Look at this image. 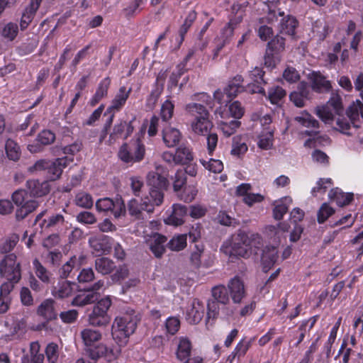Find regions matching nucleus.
Returning <instances> with one entry per match:
<instances>
[{"label": "nucleus", "mask_w": 363, "mask_h": 363, "mask_svg": "<svg viewBox=\"0 0 363 363\" xmlns=\"http://www.w3.org/2000/svg\"><path fill=\"white\" fill-rule=\"evenodd\" d=\"M261 245L262 238L259 234L240 230L233 236L230 255L247 258L252 254L257 255Z\"/></svg>", "instance_id": "nucleus-1"}, {"label": "nucleus", "mask_w": 363, "mask_h": 363, "mask_svg": "<svg viewBox=\"0 0 363 363\" xmlns=\"http://www.w3.org/2000/svg\"><path fill=\"white\" fill-rule=\"evenodd\" d=\"M147 184L150 186L149 196L143 199L142 208L143 211L152 213L155 206L162 204L164 199L163 191L167 189L169 182L164 177L152 172L147 175Z\"/></svg>", "instance_id": "nucleus-2"}, {"label": "nucleus", "mask_w": 363, "mask_h": 363, "mask_svg": "<svg viewBox=\"0 0 363 363\" xmlns=\"http://www.w3.org/2000/svg\"><path fill=\"white\" fill-rule=\"evenodd\" d=\"M135 313L133 310L127 311L123 315L115 319L112 327L113 337L126 338L135 332L140 320Z\"/></svg>", "instance_id": "nucleus-3"}, {"label": "nucleus", "mask_w": 363, "mask_h": 363, "mask_svg": "<svg viewBox=\"0 0 363 363\" xmlns=\"http://www.w3.org/2000/svg\"><path fill=\"white\" fill-rule=\"evenodd\" d=\"M186 111L196 117V121L192 123L194 132L199 135H207L213 125L208 119V111L205 106L199 104H189L186 107Z\"/></svg>", "instance_id": "nucleus-4"}, {"label": "nucleus", "mask_w": 363, "mask_h": 363, "mask_svg": "<svg viewBox=\"0 0 363 363\" xmlns=\"http://www.w3.org/2000/svg\"><path fill=\"white\" fill-rule=\"evenodd\" d=\"M0 274L9 281L18 282L21 277V264L14 254L4 257L0 262Z\"/></svg>", "instance_id": "nucleus-5"}, {"label": "nucleus", "mask_w": 363, "mask_h": 363, "mask_svg": "<svg viewBox=\"0 0 363 363\" xmlns=\"http://www.w3.org/2000/svg\"><path fill=\"white\" fill-rule=\"evenodd\" d=\"M111 305L109 297L101 299L94 307L92 313L89 316V324L93 326L102 327L109 324L111 318L107 311Z\"/></svg>", "instance_id": "nucleus-6"}, {"label": "nucleus", "mask_w": 363, "mask_h": 363, "mask_svg": "<svg viewBox=\"0 0 363 363\" xmlns=\"http://www.w3.org/2000/svg\"><path fill=\"white\" fill-rule=\"evenodd\" d=\"M325 106H328L329 108H333L335 113L337 115L336 124L337 130L341 133L346 135H351V127L348 120L343 116V106L342 104V99L340 95L333 93L330 100Z\"/></svg>", "instance_id": "nucleus-7"}, {"label": "nucleus", "mask_w": 363, "mask_h": 363, "mask_svg": "<svg viewBox=\"0 0 363 363\" xmlns=\"http://www.w3.org/2000/svg\"><path fill=\"white\" fill-rule=\"evenodd\" d=\"M133 148L128 149L127 144H123L118 152V156L125 162H135L143 160L145 155V146L140 139H137L132 145Z\"/></svg>", "instance_id": "nucleus-8"}, {"label": "nucleus", "mask_w": 363, "mask_h": 363, "mask_svg": "<svg viewBox=\"0 0 363 363\" xmlns=\"http://www.w3.org/2000/svg\"><path fill=\"white\" fill-rule=\"evenodd\" d=\"M55 301L53 299L48 298L43 301L37 308V313L46 320L45 322L40 324L37 330H48V323L50 320L57 319V313L55 308Z\"/></svg>", "instance_id": "nucleus-9"}, {"label": "nucleus", "mask_w": 363, "mask_h": 363, "mask_svg": "<svg viewBox=\"0 0 363 363\" xmlns=\"http://www.w3.org/2000/svg\"><path fill=\"white\" fill-rule=\"evenodd\" d=\"M166 242L167 238L159 233H153L146 239L150 250L157 258L161 257L164 253Z\"/></svg>", "instance_id": "nucleus-10"}, {"label": "nucleus", "mask_w": 363, "mask_h": 363, "mask_svg": "<svg viewBox=\"0 0 363 363\" xmlns=\"http://www.w3.org/2000/svg\"><path fill=\"white\" fill-rule=\"evenodd\" d=\"M72 161L73 159L68 157L57 158L52 162L50 161L47 170L50 179L55 181L59 179L63 169Z\"/></svg>", "instance_id": "nucleus-11"}, {"label": "nucleus", "mask_w": 363, "mask_h": 363, "mask_svg": "<svg viewBox=\"0 0 363 363\" xmlns=\"http://www.w3.org/2000/svg\"><path fill=\"white\" fill-rule=\"evenodd\" d=\"M308 78L311 82V89L315 92H328L332 89L330 82L319 72H313L308 74Z\"/></svg>", "instance_id": "nucleus-12"}, {"label": "nucleus", "mask_w": 363, "mask_h": 363, "mask_svg": "<svg viewBox=\"0 0 363 363\" xmlns=\"http://www.w3.org/2000/svg\"><path fill=\"white\" fill-rule=\"evenodd\" d=\"M30 196L41 197L47 195L50 191V186L48 181L40 182L38 179H30L26 182Z\"/></svg>", "instance_id": "nucleus-13"}, {"label": "nucleus", "mask_w": 363, "mask_h": 363, "mask_svg": "<svg viewBox=\"0 0 363 363\" xmlns=\"http://www.w3.org/2000/svg\"><path fill=\"white\" fill-rule=\"evenodd\" d=\"M346 118L351 127V129H357L359 125L356 123L357 121L359 120V116L363 117V104L359 100L353 102L346 110Z\"/></svg>", "instance_id": "nucleus-14"}, {"label": "nucleus", "mask_w": 363, "mask_h": 363, "mask_svg": "<svg viewBox=\"0 0 363 363\" xmlns=\"http://www.w3.org/2000/svg\"><path fill=\"white\" fill-rule=\"evenodd\" d=\"M228 286L233 302L235 303H240L245 295L243 281L238 277H235L230 281Z\"/></svg>", "instance_id": "nucleus-15"}, {"label": "nucleus", "mask_w": 363, "mask_h": 363, "mask_svg": "<svg viewBox=\"0 0 363 363\" xmlns=\"http://www.w3.org/2000/svg\"><path fill=\"white\" fill-rule=\"evenodd\" d=\"M172 208L171 215L165 220L166 223L175 226L182 225L188 213L187 207L182 204H174Z\"/></svg>", "instance_id": "nucleus-16"}, {"label": "nucleus", "mask_w": 363, "mask_h": 363, "mask_svg": "<svg viewBox=\"0 0 363 363\" xmlns=\"http://www.w3.org/2000/svg\"><path fill=\"white\" fill-rule=\"evenodd\" d=\"M203 314L204 306L202 302L197 298L194 299L191 308L187 312L189 321L192 324H197L202 320Z\"/></svg>", "instance_id": "nucleus-17"}, {"label": "nucleus", "mask_w": 363, "mask_h": 363, "mask_svg": "<svg viewBox=\"0 0 363 363\" xmlns=\"http://www.w3.org/2000/svg\"><path fill=\"white\" fill-rule=\"evenodd\" d=\"M278 258V250L274 247H266L262 250L261 261L263 268L267 272L274 264Z\"/></svg>", "instance_id": "nucleus-18"}, {"label": "nucleus", "mask_w": 363, "mask_h": 363, "mask_svg": "<svg viewBox=\"0 0 363 363\" xmlns=\"http://www.w3.org/2000/svg\"><path fill=\"white\" fill-rule=\"evenodd\" d=\"M162 139L167 147H173L179 143L181 133L177 128L167 127L162 131Z\"/></svg>", "instance_id": "nucleus-19"}, {"label": "nucleus", "mask_w": 363, "mask_h": 363, "mask_svg": "<svg viewBox=\"0 0 363 363\" xmlns=\"http://www.w3.org/2000/svg\"><path fill=\"white\" fill-rule=\"evenodd\" d=\"M298 25V23L294 17L287 16L284 18L280 23L279 33L294 37L296 34L295 30Z\"/></svg>", "instance_id": "nucleus-20"}, {"label": "nucleus", "mask_w": 363, "mask_h": 363, "mask_svg": "<svg viewBox=\"0 0 363 363\" xmlns=\"http://www.w3.org/2000/svg\"><path fill=\"white\" fill-rule=\"evenodd\" d=\"M40 345L38 342H33L30 345V359L28 356L22 358V363H43L44 354L40 353Z\"/></svg>", "instance_id": "nucleus-21"}, {"label": "nucleus", "mask_w": 363, "mask_h": 363, "mask_svg": "<svg viewBox=\"0 0 363 363\" xmlns=\"http://www.w3.org/2000/svg\"><path fill=\"white\" fill-rule=\"evenodd\" d=\"M130 91V89L126 91V88L125 86L121 87L119 92L116 94V97L112 101L111 106L107 108L104 116H106L107 112L118 111L128 98Z\"/></svg>", "instance_id": "nucleus-22"}, {"label": "nucleus", "mask_w": 363, "mask_h": 363, "mask_svg": "<svg viewBox=\"0 0 363 363\" xmlns=\"http://www.w3.org/2000/svg\"><path fill=\"white\" fill-rule=\"evenodd\" d=\"M116 267L114 262L108 257H102L95 260L96 270L104 275L110 274Z\"/></svg>", "instance_id": "nucleus-23"}, {"label": "nucleus", "mask_w": 363, "mask_h": 363, "mask_svg": "<svg viewBox=\"0 0 363 363\" xmlns=\"http://www.w3.org/2000/svg\"><path fill=\"white\" fill-rule=\"evenodd\" d=\"M72 283L68 281L60 282L57 286L52 288V294L58 298L69 297L72 294Z\"/></svg>", "instance_id": "nucleus-24"}, {"label": "nucleus", "mask_w": 363, "mask_h": 363, "mask_svg": "<svg viewBox=\"0 0 363 363\" xmlns=\"http://www.w3.org/2000/svg\"><path fill=\"white\" fill-rule=\"evenodd\" d=\"M81 337L84 345L89 348L101 340V334L99 330L86 328L81 332Z\"/></svg>", "instance_id": "nucleus-25"}, {"label": "nucleus", "mask_w": 363, "mask_h": 363, "mask_svg": "<svg viewBox=\"0 0 363 363\" xmlns=\"http://www.w3.org/2000/svg\"><path fill=\"white\" fill-rule=\"evenodd\" d=\"M191 343L189 339L186 337L181 338L176 353L177 359L184 361L191 357Z\"/></svg>", "instance_id": "nucleus-26"}, {"label": "nucleus", "mask_w": 363, "mask_h": 363, "mask_svg": "<svg viewBox=\"0 0 363 363\" xmlns=\"http://www.w3.org/2000/svg\"><path fill=\"white\" fill-rule=\"evenodd\" d=\"M110 83L111 79L109 77H106L101 82L94 96L91 100L90 104L92 106H95L102 98L106 96Z\"/></svg>", "instance_id": "nucleus-27"}, {"label": "nucleus", "mask_w": 363, "mask_h": 363, "mask_svg": "<svg viewBox=\"0 0 363 363\" xmlns=\"http://www.w3.org/2000/svg\"><path fill=\"white\" fill-rule=\"evenodd\" d=\"M99 298V295L96 292L79 294L73 299L72 304L78 306H84L94 303Z\"/></svg>", "instance_id": "nucleus-28"}, {"label": "nucleus", "mask_w": 363, "mask_h": 363, "mask_svg": "<svg viewBox=\"0 0 363 363\" xmlns=\"http://www.w3.org/2000/svg\"><path fill=\"white\" fill-rule=\"evenodd\" d=\"M213 301L220 302L222 304H227L229 302L228 291L223 285L214 286L211 290Z\"/></svg>", "instance_id": "nucleus-29"}, {"label": "nucleus", "mask_w": 363, "mask_h": 363, "mask_svg": "<svg viewBox=\"0 0 363 363\" xmlns=\"http://www.w3.org/2000/svg\"><path fill=\"white\" fill-rule=\"evenodd\" d=\"M176 164H186L194 159L190 150L184 146H180L176 150Z\"/></svg>", "instance_id": "nucleus-30"}, {"label": "nucleus", "mask_w": 363, "mask_h": 363, "mask_svg": "<svg viewBox=\"0 0 363 363\" xmlns=\"http://www.w3.org/2000/svg\"><path fill=\"white\" fill-rule=\"evenodd\" d=\"M5 150L8 158L13 161H17L21 156L19 145L13 140L8 139L5 144Z\"/></svg>", "instance_id": "nucleus-31"}, {"label": "nucleus", "mask_w": 363, "mask_h": 363, "mask_svg": "<svg viewBox=\"0 0 363 363\" xmlns=\"http://www.w3.org/2000/svg\"><path fill=\"white\" fill-rule=\"evenodd\" d=\"M19 240L18 235L13 233L5 238L0 244V252L2 254L11 252Z\"/></svg>", "instance_id": "nucleus-32"}, {"label": "nucleus", "mask_w": 363, "mask_h": 363, "mask_svg": "<svg viewBox=\"0 0 363 363\" xmlns=\"http://www.w3.org/2000/svg\"><path fill=\"white\" fill-rule=\"evenodd\" d=\"M74 203L79 207L90 209L93 206L94 201L89 194L79 192L75 196Z\"/></svg>", "instance_id": "nucleus-33"}, {"label": "nucleus", "mask_w": 363, "mask_h": 363, "mask_svg": "<svg viewBox=\"0 0 363 363\" xmlns=\"http://www.w3.org/2000/svg\"><path fill=\"white\" fill-rule=\"evenodd\" d=\"M167 247L172 251H180L186 246V235L173 237L167 243Z\"/></svg>", "instance_id": "nucleus-34"}, {"label": "nucleus", "mask_w": 363, "mask_h": 363, "mask_svg": "<svg viewBox=\"0 0 363 363\" xmlns=\"http://www.w3.org/2000/svg\"><path fill=\"white\" fill-rule=\"evenodd\" d=\"M267 49L274 52L275 54L283 52L285 49V39L279 34L277 35L267 43Z\"/></svg>", "instance_id": "nucleus-35"}, {"label": "nucleus", "mask_w": 363, "mask_h": 363, "mask_svg": "<svg viewBox=\"0 0 363 363\" xmlns=\"http://www.w3.org/2000/svg\"><path fill=\"white\" fill-rule=\"evenodd\" d=\"M247 151V146L246 143L242 141V138L239 136L234 137L233 139L231 154L239 157Z\"/></svg>", "instance_id": "nucleus-36"}, {"label": "nucleus", "mask_w": 363, "mask_h": 363, "mask_svg": "<svg viewBox=\"0 0 363 363\" xmlns=\"http://www.w3.org/2000/svg\"><path fill=\"white\" fill-rule=\"evenodd\" d=\"M316 115L325 123H331L334 120V116L328 106H318L315 108Z\"/></svg>", "instance_id": "nucleus-37"}, {"label": "nucleus", "mask_w": 363, "mask_h": 363, "mask_svg": "<svg viewBox=\"0 0 363 363\" xmlns=\"http://www.w3.org/2000/svg\"><path fill=\"white\" fill-rule=\"evenodd\" d=\"M33 267L36 276L43 282H50L49 272L38 259L33 260Z\"/></svg>", "instance_id": "nucleus-38"}, {"label": "nucleus", "mask_w": 363, "mask_h": 363, "mask_svg": "<svg viewBox=\"0 0 363 363\" xmlns=\"http://www.w3.org/2000/svg\"><path fill=\"white\" fill-rule=\"evenodd\" d=\"M47 360L50 363H56L59 358V347L55 342L49 343L45 350Z\"/></svg>", "instance_id": "nucleus-39"}, {"label": "nucleus", "mask_w": 363, "mask_h": 363, "mask_svg": "<svg viewBox=\"0 0 363 363\" xmlns=\"http://www.w3.org/2000/svg\"><path fill=\"white\" fill-rule=\"evenodd\" d=\"M334 213L333 208L330 207L327 203H323L317 213L318 222L319 223H324Z\"/></svg>", "instance_id": "nucleus-40"}, {"label": "nucleus", "mask_w": 363, "mask_h": 363, "mask_svg": "<svg viewBox=\"0 0 363 363\" xmlns=\"http://www.w3.org/2000/svg\"><path fill=\"white\" fill-rule=\"evenodd\" d=\"M251 343L252 340L248 342H245L244 340H241L235 347V352H233L232 354L228 357L227 361H230V363H231L233 359H234L236 355L238 357L244 356L250 348Z\"/></svg>", "instance_id": "nucleus-41"}, {"label": "nucleus", "mask_w": 363, "mask_h": 363, "mask_svg": "<svg viewBox=\"0 0 363 363\" xmlns=\"http://www.w3.org/2000/svg\"><path fill=\"white\" fill-rule=\"evenodd\" d=\"M86 352L91 359L96 360L106 354L107 348L104 345L100 344L96 347H89L86 349Z\"/></svg>", "instance_id": "nucleus-42"}, {"label": "nucleus", "mask_w": 363, "mask_h": 363, "mask_svg": "<svg viewBox=\"0 0 363 363\" xmlns=\"http://www.w3.org/2000/svg\"><path fill=\"white\" fill-rule=\"evenodd\" d=\"M220 125L223 134L229 137L240 127V122L238 120H233L230 122H221Z\"/></svg>", "instance_id": "nucleus-43"}, {"label": "nucleus", "mask_w": 363, "mask_h": 363, "mask_svg": "<svg viewBox=\"0 0 363 363\" xmlns=\"http://www.w3.org/2000/svg\"><path fill=\"white\" fill-rule=\"evenodd\" d=\"M18 26L13 23L6 24L1 31V35L9 40H13L18 34Z\"/></svg>", "instance_id": "nucleus-44"}, {"label": "nucleus", "mask_w": 363, "mask_h": 363, "mask_svg": "<svg viewBox=\"0 0 363 363\" xmlns=\"http://www.w3.org/2000/svg\"><path fill=\"white\" fill-rule=\"evenodd\" d=\"M285 96V90L279 86L271 89L268 93V98L273 104H277Z\"/></svg>", "instance_id": "nucleus-45"}, {"label": "nucleus", "mask_w": 363, "mask_h": 363, "mask_svg": "<svg viewBox=\"0 0 363 363\" xmlns=\"http://www.w3.org/2000/svg\"><path fill=\"white\" fill-rule=\"evenodd\" d=\"M113 203L114 201L108 197L100 199L96 202V208L99 212L111 211L114 208Z\"/></svg>", "instance_id": "nucleus-46"}, {"label": "nucleus", "mask_w": 363, "mask_h": 363, "mask_svg": "<svg viewBox=\"0 0 363 363\" xmlns=\"http://www.w3.org/2000/svg\"><path fill=\"white\" fill-rule=\"evenodd\" d=\"M196 18V13L194 11H191L189 13L184 23L181 26L179 29V35L182 40L184 39V35L187 33L189 28L191 26L193 22Z\"/></svg>", "instance_id": "nucleus-47"}, {"label": "nucleus", "mask_w": 363, "mask_h": 363, "mask_svg": "<svg viewBox=\"0 0 363 363\" xmlns=\"http://www.w3.org/2000/svg\"><path fill=\"white\" fill-rule=\"evenodd\" d=\"M201 162L206 169L214 173H220L223 169L222 162L218 160L211 159L208 162L201 160Z\"/></svg>", "instance_id": "nucleus-48"}, {"label": "nucleus", "mask_w": 363, "mask_h": 363, "mask_svg": "<svg viewBox=\"0 0 363 363\" xmlns=\"http://www.w3.org/2000/svg\"><path fill=\"white\" fill-rule=\"evenodd\" d=\"M240 17H238L234 20H230L228 26L223 28L222 38H223V40H226V43H228L230 38L233 36L235 27L239 22H240Z\"/></svg>", "instance_id": "nucleus-49"}, {"label": "nucleus", "mask_w": 363, "mask_h": 363, "mask_svg": "<svg viewBox=\"0 0 363 363\" xmlns=\"http://www.w3.org/2000/svg\"><path fill=\"white\" fill-rule=\"evenodd\" d=\"M218 221L220 225L225 226H236L239 222L234 218L230 216L226 212L220 211L217 217Z\"/></svg>", "instance_id": "nucleus-50"}, {"label": "nucleus", "mask_w": 363, "mask_h": 363, "mask_svg": "<svg viewBox=\"0 0 363 363\" xmlns=\"http://www.w3.org/2000/svg\"><path fill=\"white\" fill-rule=\"evenodd\" d=\"M273 132L268 131L265 135L259 136L258 142V146L261 149L269 150L272 147L273 145Z\"/></svg>", "instance_id": "nucleus-51"}, {"label": "nucleus", "mask_w": 363, "mask_h": 363, "mask_svg": "<svg viewBox=\"0 0 363 363\" xmlns=\"http://www.w3.org/2000/svg\"><path fill=\"white\" fill-rule=\"evenodd\" d=\"M174 105L169 101L167 100L161 107V117L163 121H167L170 119L173 116Z\"/></svg>", "instance_id": "nucleus-52"}, {"label": "nucleus", "mask_w": 363, "mask_h": 363, "mask_svg": "<svg viewBox=\"0 0 363 363\" xmlns=\"http://www.w3.org/2000/svg\"><path fill=\"white\" fill-rule=\"evenodd\" d=\"M36 11H32L29 7H26L21 19L20 26L21 30H25L28 27L29 23L32 21Z\"/></svg>", "instance_id": "nucleus-53"}, {"label": "nucleus", "mask_w": 363, "mask_h": 363, "mask_svg": "<svg viewBox=\"0 0 363 363\" xmlns=\"http://www.w3.org/2000/svg\"><path fill=\"white\" fill-rule=\"evenodd\" d=\"M77 220L82 223L92 225L96 223V218L91 212L83 211L77 214Z\"/></svg>", "instance_id": "nucleus-54"}, {"label": "nucleus", "mask_w": 363, "mask_h": 363, "mask_svg": "<svg viewBox=\"0 0 363 363\" xmlns=\"http://www.w3.org/2000/svg\"><path fill=\"white\" fill-rule=\"evenodd\" d=\"M162 91V86H157L155 89H153L148 99H147V106L150 109H152L155 104L157 102L159 97L160 96Z\"/></svg>", "instance_id": "nucleus-55"}, {"label": "nucleus", "mask_w": 363, "mask_h": 363, "mask_svg": "<svg viewBox=\"0 0 363 363\" xmlns=\"http://www.w3.org/2000/svg\"><path fill=\"white\" fill-rule=\"evenodd\" d=\"M55 140V135L48 130H44L38 135V140L43 145H47L52 143Z\"/></svg>", "instance_id": "nucleus-56"}, {"label": "nucleus", "mask_w": 363, "mask_h": 363, "mask_svg": "<svg viewBox=\"0 0 363 363\" xmlns=\"http://www.w3.org/2000/svg\"><path fill=\"white\" fill-rule=\"evenodd\" d=\"M229 113L231 116L235 119L240 118L244 114V108L241 106V104L235 101L233 102L228 108Z\"/></svg>", "instance_id": "nucleus-57"}, {"label": "nucleus", "mask_w": 363, "mask_h": 363, "mask_svg": "<svg viewBox=\"0 0 363 363\" xmlns=\"http://www.w3.org/2000/svg\"><path fill=\"white\" fill-rule=\"evenodd\" d=\"M220 302L216 301H208L207 304V319H216L219 313V304Z\"/></svg>", "instance_id": "nucleus-58"}, {"label": "nucleus", "mask_w": 363, "mask_h": 363, "mask_svg": "<svg viewBox=\"0 0 363 363\" xmlns=\"http://www.w3.org/2000/svg\"><path fill=\"white\" fill-rule=\"evenodd\" d=\"M76 264V257H72L60 269V276L62 279H66L74 269Z\"/></svg>", "instance_id": "nucleus-59"}, {"label": "nucleus", "mask_w": 363, "mask_h": 363, "mask_svg": "<svg viewBox=\"0 0 363 363\" xmlns=\"http://www.w3.org/2000/svg\"><path fill=\"white\" fill-rule=\"evenodd\" d=\"M186 177L185 172L183 170H178L175 174L173 187L175 191H178L182 189L184 185L186 184Z\"/></svg>", "instance_id": "nucleus-60"}, {"label": "nucleus", "mask_w": 363, "mask_h": 363, "mask_svg": "<svg viewBox=\"0 0 363 363\" xmlns=\"http://www.w3.org/2000/svg\"><path fill=\"white\" fill-rule=\"evenodd\" d=\"M77 279L80 283H86L93 281L94 279V273L93 269L91 268L82 269L77 276Z\"/></svg>", "instance_id": "nucleus-61"}, {"label": "nucleus", "mask_w": 363, "mask_h": 363, "mask_svg": "<svg viewBox=\"0 0 363 363\" xmlns=\"http://www.w3.org/2000/svg\"><path fill=\"white\" fill-rule=\"evenodd\" d=\"M278 62H279L278 54H275L274 52L267 49L264 55V65L268 67H274Z\"/></svg>", "instance_id": "nucleus-62"}, {"label": "nucleus", "mask_w": 363, "mask_h": 363, "mask_svg": "<svg viewBox=\"0 0 363 363\" xmlns=\"http://www.w3.org/2000/svg\"><path fill=\"white\" fill-rule=\"evenodd\" d=\"M180 326V321L177 318L171 317L169 318L166 321V328L169 333L174 335L175 334Z\"/></svg>", "instance_id": "nucleus-63"}, {"label": "nucleus", "mask_w": 363, "mask_h": 363, "mask_svg": "<svg viewBox=\"0 0 363 363\" xmlns=\"http://www.w3.org/2000/svg\"><path fill=\"white\" fill-rule=\"evenodd\" d=\"M243 90L244 88H240L235 84L233 85V83H228V86L225 88V94L230 101L233 98L235 97L238 93Z\"/></svg>", "instance_id": "nucleus-64"}]
</instances>
